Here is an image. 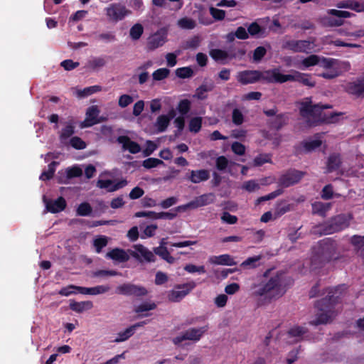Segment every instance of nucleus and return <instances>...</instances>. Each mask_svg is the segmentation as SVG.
<instances>
[{
  "label": "nucleus",
  "instance_id": "1",
  "mask_svg": "<svg viewBox=\"0 0 364 364\" xmlns=\"http://www.w3.org/2000/svg\"><path fill=\"white\" fill-rule=\"evenodd\" d=\"M340 287L331 289L328 295L315 302L314 306L321 313L316 315V319L309 322L312 326L328 323L335 316V306L341 302V292L338 294Z\"/></svg>",
  "mask_w": 364,
  "mask_h": 364
},
{
  "label": "nucleus",
  "instance_id": "2",
  "mask_svg": "<svg viewBox=\"0 0 364 364\" xmlns=\"http://www.w3.org/2000/svg\"><path fill=\"white\" fill-rule=\"evenodd\" d=\"M336 244L330 239L326 238L318 242L314 248L311 257V264L316 267H321L333 259H336Z\"/></svg>",
  "mask_w": 364,
  "mask_h": 364
},
{
  "label": "nucleus",
  "instance_id": "3",
  "mask_svg": "<svg viewBox=\"0 0 364 364\" xmlns=\"http://www.w3.org/2000/svg\"><path fill=\"white\" fill-rule=\"evenodd\" d=\"M351 215L339 214L318 226L320 235H331L347 228L352 219Z\"/></svg>",
  "mask_w": 364,
  "mask_h": 364
},
{
  "label": "nucleus",
  "instance_id": "4",
  "mask_svg": "<svg viewBox=\"0 0 364 364\" xmlns=\"http://www.w3.org/2000/svg\"><path fill=\"white\" fill-rule=\"evenodd\" d=\"M254 294L256 296H264L269 300L282 296L284 293L280 277L278 275L272 277L265 284L258 285Z\"/></svg>",
  "mask_w": 364,
  "mask_h": 364
},
{
  "label": "nucleus",
  "instance_id": "5",
  "mask_svg": "<svg viewBox=\"0 0 364 364\" xmlns=\"http://www.w3.org/2000/svg\"><path fill=\"white\" fill-rule=\"evenodd\" d=\"M278 109L276 106L272 109H264L263 113L268 117L267 125L270 129L281 130L288 122L289 117L286 113L277 114Z\"/></svg>",
  "mask_w": 364,
  "mask_h": 364
},
{
  "label": "nucleus",
  "instance_id": "6",
  "mask_svg": "<svg viewBox=\"0 0 364 364\" xmlns=\"http://www.w3.org/2000/svg\"><path fill=\"white\" fill-rule=\"evenodd\" d=\"M107 20L112 23L122 21L132 11L121 3H111L104 9Z\"/></svg>",
  "mask_w": 364,
  "mask_h": 364
},
{
  "label": "nucleus",
  "instance_id": "7",
  "mask_svg": "<svg viewBox=\"0 0 364 364\" xmlns=\"http://www.w3.org/2000/svg\"><path fill=\"white\" fill-rule=\"evenodd\" d=\"M332 105L316 104L312 105L311 98H306V100L301 104L300 114L306 118L309 117H321V112L325 109L331 108Z\"/></svg>",
  "mask_w": 364,
  "mask_h": 364
},
{
  "label": "nucleus",
  "instance_id": "8",
  "mask_svg": "<svg viewBox=\"0 0 364 364\" xmlns=\"http://www.w3.org/2000/svg\"><path fill=\"white\" fill-rule=\"evenodd\" d=\"M116 293L127 296L141 297L146 296L148 291L144 287L124 283L117 287Z\"/></svg>",
  "mask_w": 364,
  "mask_h": 364
},
{
  "label": "nucleus",
  "instance_id": "9",
  "mask_svg": "<svg viewBox=\"0 0 364 364\" xmlns=\"http://www.w3.org/2000/svg\"><path fill=\"white\" fill-rule=\"evenodd\" d=\"M305 175V172L296 169H289L279 178V186L288 188L298 183Z\"/></svg>",
  "mask_w": 364,
  "mask_h": 364
},
{
  "label": "nucleus",
  "instance_id": "10",
  "mask_svg": "<svg viewBox=\"0 0 364 364\" xmlns=\"http://www.w3.org/2000/svg\"><path fill=\"white\" fill-rule=\"evenodd\" d=\"M208 330V326H204L198 328H189L182 335L175 337L173 340V342L176 345H179L181 343L186 340L198 341Z\"/></svg>",
  "mask_w": 364,
  "mask_h": 364
},
{
  "label": "nucleus",
  "instance_id": "11",
  "mask_svg": "<svg viewBox=\"0 0 364 364\" xmlns=\"http://www.w3.org/2000/svg\"><path fill=\"white\" fill-rule=\"evenodd\" d=\"M134 250H129V255L139 262H154L156 261L154 254L143 245H134Z\"/></svg>",
  "mask_w": 364,
  "mask_h": 364
},
{
  "label": "nucleus",
  "instance_id": "12",
  "mask_svg": "<svg viewBox=\"0 0 364 364\" xmlns=\"http://www.w3.org/2000/svg\"><path fill=\"white\" fill-rule=\"evenodd\" d=\"M312 42L308 40H289L283 44V48L294 53H309L311 50Z\"/></svg>",
  "mask_w": 364,
  "mask_h": 364
},
{
  "label": "nucleus",
  "instance_id": "13",
  "mask_svg": "<svg viewBox=\"0 0 364 364\" xmlns=\"http://www.w3.org/2000/svg\"><path fill=\"white\" fill-rule=\"evenodd\" d=\"M196 287L194 282L183 284L182 285H177L176 287L178 289L181 290H172L168 294V299L172 302H178L182 300L189 292Z\"/></svg>",
  "mask_w": 364,
  "mask_h": 364
},
{
  "label": "nucleus",
  "instance_id": "14",
  "mask_svg": "<svg viewBox=\"0 0 364 364\" xmlns=\"http://www.w3.org/2000/svg\"><path fill=\"white\" fill-rule=\"evenodd\" d=\"M283 80L287 81L298 82L305 86L314 87L316 82L311 80V75L308 73H300L297 70H292L290 74H287Z\"/></svg>",
  "mask_w": 364,
  "mask_h": 364
},
{
  "label": "nucleus",
  "instance_id": "15",
  "mask_svg": "<svg viewBox=\"0 0 364 364\" xmlns=\"http://www.w3.org/2000/svg\"><path fill=\"white\" fill-rule=\"evenodd\" d=\"M261 71L246 70L240 71L236 75V79L239 83L245 85L253 84L260 80Z\"/></svg>",
  "mask_w": 364,
  "mask_h": 364
},
{
  "label": "nucleus",
  "instance_id": "16",
  "mask_svg": "<svg viewBox=\"0 0 364 364\" xmlns=\"http://www.w3.org/2000/svg\"><path fill=\"white\" fill-rule=\"evenodd\" d=\"M346 92L356 98H364V77H358L345 85Z\"/></svg>",
  "mask_w": 364,
  "mask_h": 364
},
{
  "label": "nucleus",
  "instance_id": "17",
  "mask_svg": "<svg viewBox=\"0 0 364 364\" xmlns=\"http://www.w3.org/2000/svg\"><path fill=\"white\" fill-rule=\"evenodd\" d=\"M100 109L97 105L89 107L86 111V117L80 124L82 128L90 127L101 122L98 118Z\"/></svg>",
  "mask_w": 364,
  "mask_h": 364
},
{
  "label": "nucleus",
  "instance_id": "18",
  "mask_svg": "<svg viewBox=\"0 0 364 364\" xmlns=\"http://www.w3.org/2000/svg\"><path fill=\"white\" fill-rule=\"evenodd\" d=\"M286 77L285 74L280 73L279 69L274 68L267 70L264 72L261 71L260 80H262L268 83H284L286 80H283Z\"/></svg>",
  "mask_w": 364,
  "mask_h": 364
},
{
  "label": "nucleus",
  "instance_id": "19",
  "mask_svg": "<svg viewBox=\"0 0 364 364\" xmlns=\"http://www.w3.org/2000/svg\"><path fill=\"white\" fill-rule=\"evenodd\" d=\"M43 200L46 203V209L51 213H58L64 210L66 208L67 203L65 199L60 196L56 200H49L43 197Z\"/></svg>",
  "mask_w": 364,
  "mask_h": 364
},
{
  "label": "nucleus",
  "instance_id": "20",
  "mask_svg": "<svg viewBox=\"0 0 364 364\" xmlns=\"http://www.w3.org/2000/svg\"><path fill=\"white\" fill-rule=\"evenodd\" d=\"M127 184V181L124 179L114 183L111 179H100L97 181V186L100 188L107 189L109 192H114L122 188Z\"/></svg>",
  "mask_w": 364,
  "mask_h": 364
},
{
  "label": "nucleus",
  "instance_id": "21",
  "mask_svg": "<svg viewBox=\"0 0 364 364\" xmlns=\"http://www.w3.org/2000/svg\"><path fill=\"white\" fill-rule=\"evenodd\" d=\"M117 141L122 145L123 150H127L131 154H135L141 151L140 145L132 141L128 136H119L117 138Z\"/></svg>",
  "mask_w": 364,
  "mask_h": 364
},
{
  "label": "nucleus",
  "instance_id": "22",
  "mask_svg": "<svg viewBox=\"0 0 364 364\" xmlns=\"http://www.w3.org/2000/svg\"><path fill=\"white\" fill-rule=\"evenodd\" d=\"M166 34L156 32L151 35L147 41V49L154 50L162 46L166 42Z\"/></svg>",
  "mask_w": 364,
  "mask_h": 364
},
{
  "label": "nucleus",
  "instance_id": "23",
  "mask_svg": "<svg viewBox=\"0 0 364 364\" xmlns=\"http://www.w3.org/2000/svg\"><path fill=\"white\" fill-rule=\"evenodd\" d=\"M105 257L119 263L128 262L130 258L129 255L124 249L119 247L114 248L108 252Z\"/></svg>",
  "mask_w": 364,
  "mask_h": 364
},
{
  "label": "nucleus",
  "instance_id": "24",
  "mask_svg": "<svg viewBox=\"0 0 364 364\" xmlns=\"http://www.w3.org/2000/svg\"><path fill=\"white\" fill-rule=\"evenodd\" d=\"M308 329L306 327L295 326L288 331L289 337L295 338L296 342H299L303 340L309 341L310 336L307 335Z\"/></svg>",
  "mask_w": 364,
  "mask_h": 364
},
{
  "label": "nucleus",
  "instance_id": "25",
  "mask_svg": "<svg viewBox=\"0 0 364 364\" xmlns=\"http://www.w3.org/2000/svg\"><path fill=\"white\" fill-rule=\"evenodd\" d=\"M65 173V176L58 177V182L59 183L65 184L68 180L81 176L82 175V170L79 166H74L68 168Z\"/></svg>",
  "mask_w": 364,
  "mask_h": 364
},
{
  "label": "nucleus",
  "instance_id": "26",
  "mask_svg": "<svg viewBox=\"0 0 364 364\" xmlns=\"http://www.w3.org/2000/svg\"><path fill=\"white\" fill-rule=\"evenodd\" d=\"M210 178V173L208 170L200 169V170H192L190 173V176H187V178L193 183H198L202 181H205Z\"/></svg>",
  "mask_w": 364,
  "mask_h": 364
},
{
  "label": "nucleus",
  "instance_id": "27",
  "mask_svg": "<svg viewBox=\"0 0 364 364\" xmlns=\"http://www.w3.org/2000/svg\"><path fill=\"white\" fill-rule=\"evenodd\" d=\"M210 262L215 264L228 266H232L237 264L233 257L228 254H224L219 256H213L210 258Z\"/></svg>",
  "mask_w": 364,
  "mask_h": 364
},
{
  "label": "nucleus",
  "instance_id": "28",
  "mask_svg": "<svg viewBox=\"0 0 364 364\" xmlns=\"http://www.w3.org/2000/svg\"><path fill=\"white\" fill-rule=\"evenodd\" d=\"M93 307V304L90 301H75L74 300H70L69 308L77 313H82L84 311L90 310Z\"/></svg>",
  "mask_w": 364,
  "mask_h": 364
},
{
  "label": "nucleus",
  "instance_id": "29",
  "mask_svg": "<svg viewBox=\"0 0 364 364\" xmlns=\"http://www.w3.org/2000/svg\"><path fill=\"white\" fill-rule=\"evenodd\" d=\"M76 122L73 118L66 122L65 127L61 129L60 138L61 140L70 138L75 133Z\"/></svg>",
  "mask_w": 364,
  "mask_h": 364
},
{
  "label": "nucleus",
  "instance_id": "30",
  "mask_svg": "<svg viewBox=\"0 0 364 364\" xmlns=\"http://www.w3.org/2000/svg\"><path fill=\"white\" fill-rule=\"evenodd\" d=\"M341 164V159L339 154H331L327 161L328 172H333L337 170Z\"/></svg>",
  "mask_w": 364,
  "mask_h": 364
},
{
  "label": "nucleus",
  "instance_id": "31",
  "mask_svg": "<svg viewBox=\"0 0 364 364\" xmlns=\"http://www.w3.org/2000/svg\"><path fill=\"white\" fill-rule=\"evenodd\" d=\"M59 164V162L53 161L51 163H50L48 166V169L46 171H43L39 178L41 181H49L50 180L55 172L56 166Z\"/></svg>",
  "mask_w": 364,
  "mask_h": 364
},
{
  "label": "nucleus",
  "instance_id": "32",
  "mask_svg": "<svg viewBox=\"0 0 364 364\" xmlns=\"http://www.w3.org/2000/svg\"><path fill=\"white\" fill-rule=\"evenodd\" d=\"M331 203L315 202L312 204V212L321 216H325L326 212L331 208Z\"/></svg>",
  "mask_w": 364,
  "mask_h": 364
},
{
  "label": "nucleus",
  "instance_id": "33",
  "mask_svg": "<svg viewBox=\"0 0 364 364\" xmlns=\"http://www.w3.org/2000/svg\"><path fill=\"white\" fill-rule=\"evenodd\" d=\"M320 23L325 27H336L343 24V20L332 16H323L321 18Z\"/></svg>",
  "mask_w": 364,
  "mask_h": 364
},
{
  "label": "nucleus",
  "instance_id": "34",
  "mask_svg": "<svg viewBox=\"0 0 364 364\" xmlns=\"http://www.w3.org/2000/svg\"><path fill=\"white\" fill-rule=\"evenodd\" d=\"M247 32L251 36L263 37L265 29L257 22H252L247 27Z\"/></svg>",
  "mask_w": 364,
  "mask_h": 364
},
{
  "label": "nucleus",
  "instance_id": "35",
  "mask_svg": "<svg viewBox=\"0 0 364 364\" xmlns=\"http://www.w3.org/2000/svg\"><path fill=\"white\" fill-rule=\"evenodd\" d=\"M316 139L302 142L303 147L306 151H311L321 146L322 141L319 139V134L315 136Z\"/></svg>",
  "mask_w": 364,
  "mask_h": 364
},
{
  "label": "nucleus",
  "instance_id": "36",
  "mask_svg": "<svg viewBox=\"0 0 364 364\" xmlns=\"http://www.w3.org/2000/svg\"><path fill=\"white\" fill-rule=\"evenodd\" d=\"M170 124L169 119L165 114L159 116L155 123L158 132H164L166 130Z\"/></svg>",
  "mask_w": 364,
  "mask_h": 364
},
{
  "label": "nucleus",
  "instance_id": "37",
  "mask_svg": "<svg viewBox=\"0 0 364 364\" xmlns=\"http://www.w3.org/2000/svg\"><path fill=\"white\" fill-rule=\"evenodd\" d=\"M108 244V237L105 235H100L93 240V246L97 253H100L104 247Z\"/></svg>",
  "mask_w": 364,
  "mask_h": 364
},
{
  "label": "nucleus",
  "instance_id": "38",
  "mask_svg": "<svg viewBox=\"0 0 364 364\" xmlns=\"http://www.w3.org/2000/svg\"><path fill=\"white\" fill-rule=\"evenodd\" d=\"M144 33V27L141 23H135L129 30V36L133 41L139 40Z\"/></svg>",
  "mask_w": 364,
  "mask_h": 364
},
{
  "label": "nucleus",
  "instance_id": "39",
  "mask_svg": "<svg viewBox=\"0 0 364 364\" xmlns=\"http://www.w3.org/2000/svg\"><path fill=\"white\" fill-rule=\"evenodd\" d=\"M203 119L201 117H195L191 119L188 124V129L191 132L198 133L202 127Z\"/></svg>",
  "mask_w": 364,
  "mask_h": 364
},
{
  "label": "nucleus",
  "instance_id": "40",
  "mask_svg": "<svg viewBox=\"0 0 364 364\" xmlns=\"http://www.w3.org/2000/svg\"><path fill=\"white\" fill-rule=\"evenodd\" d=\"M262 255H261L248 257L242 262L240 266L244 268H256L257 267L259 266L258 262L262 259Z\"/></svg>",
  "mask_w": 364,
  "mask_h": 364
},
{
  "label": "nucleus",
  "instance_id": "41",
  "mask_svg": "<svg viewBox=\"0 0 364 364\" xmlns=\"http://www.w3.org/2000/svg\"><path fill=\"white\" fill-rule=\"evenodd\" d=\"M92 212V208L87 202L80 203L76 210V213L79 216H89Z\"/></svg>",
  "mask_w": 364,
  "mask_h": 364
},
{
  "label": "nucleus",
  "instance_id": "42",
  "mask_svg": "<svg viewBox=\"0 0 364 364\" xmlns=\"http://www.w3.org/2000/svg\"><path fill=\"white\" fill-rule=\"evenodd\" d=\"M321 57L312 54L302 60L301 64L304 68H309L318 65L320 63Z\"/></svg>",
  "mask_w": 364,
  "mask_h": 364
},
{
  "label": "nucleus",
  "instance_id": "43",
  "mask_svg": "<svg viewBox=\"0 0 364 364\" xmlns=\"http://www.w3.org/2000/svg\"><path fill=\"white\" fill-rule=\"evenodd\" d=\"M101 90H102L101 86L93 85V86L85 87L83 90H79L77 92V95L80 97H85L91 95L95 92H100Z\"/></svg>",
  "mask_w": 364,
  "mask_h": 364
},
{
  "label": "nucleus",
  "instance_id": "44",
  "mask_svg": "<svg viewBox=\"0 0 364 364\" xmlns=\"http://www.w3.org/2000/svg\"><path fill=\"white\" fill-rule=\"evenodd\" d=\"M156 308L154 302H144L134 307V311L136 314H141L145 311L154 310Z\"/></svg>",
  "mask_w": 364,
  "mask_h": 364
},
{
  "label": "nucleus",
  "instance_id": "45",
  "mask_svg": "<svg viewBox=\"0 0 364 364\" xmlns=\"http://www.w3.org/2000/svg\"><path fill=\"white\" fill-rule=\"evenodd\" d=\"M134 333L133 329L129 326L124 331L118 333L117 338L114 340V342L120 343L125 341L132 336Z\"/></svg>",
  "mask_w": 364,
  "mask_h": 364
},
{
  "label": "nucleus",
  "instance_id": "46",
  "mask_svg": "<svg viewBox=\"0 0 364 364\" xmlns=\"http://www.w3.org/2000/svg\"><path fill=\"white\" fill-rule=\"evenodd\" d=\"M210 57L215 61L225 60L228 57L227 51L215 48L210 50Z\"/></svg>",
  "mask_w": 364,
  "mask_h": 364
},
{
  "label": "nucleus",
  "instance_id": "47",
  "mask_svg": "<svg viewBox=\"0 0 364 364\" xmlns=\"http://www.w3.org/2000/svg\"><path fill=\"white\" fill-rule=\"evenodd\" d=\"M178 25L181 28L191 30L196 27V23L193 19L184 17L178 21Z\"/></svg>",
  "mask_w": 364,
  "mask_h": 364
},
{
  "label": "nucleus",
  "instance_id": "48",
  "mask_svg": "<svg viewBox=\"0 0 364 364\" xmlns=\"http://www.w3.org/2000/svg\"><path fill=\"white\" fill-rule=\"evenodd\" d=\"M169 74H170V70L168 68H159V69L156 70L152 73V77L154 80L161 81V80H163L166 79V77H168Z\"/></svg>",
  "mask_w": 364,
  "mask_h": 364
},
{
  "label": "nucleus",
  "instance_id": "49",
  "mask_svg": "<svg viewBox=\"0 0 364 364\" xmlns=\"http://www.w3.org/2000/svg\"><path fill=\"white\" fill-rule=\"evenodd\" d=\"M191 101L188 99H183L178 102L177 109L181 114L186 115L191 110Z\"/></svg>",
  "mask_w": 364,
  "mask_h": 364
},
{
  "label": "nucleus",
  "instance_id": "50",
  "mask_svg": "<svg viewBox=\"0 0 364 364\" xmlns=\"http://www.w3.org/2000/svg\"><path fill=\"white\" fill-rule=\"evenodd\" d=\"M106 65V60L102 57H97L88 62V67L93 70L102 68Z\"/></svg>",
  "mask_w": 364,
  "mask_h": 364
},
{
  "label": "nucleus",
  "instance_id": "51",
  "mask_svg": "<svg viewBox=\"0 0 364 364\" xmlns=\"http://www.w3.org/2000/svg\"><path fill=\"white\" fill-rule=\"evenodd\" d=\"M177 77L185 79L193 76V71L190 67L179 68L176 70Z\"/></svg>",
  "mask_w": 364,
  "mask_h": 364
},
{
  "label": "nucleus",
  "instance_id": "52",
  "mask_svg": "<svg viewBox=\"0 0 364 364\" xmlns=\"http://www.w3.org/2000/svg\"><path fill=\"white\" fill-rule=\"evenodd\" d=\"M163 164H164L163 161H161L159 159L148 158L143 161L142 166L147 169H150L152 168H155V167L158 166L159 165H161Z\"/></svg>",
  "mask_w": 364,
  "mask_h": 364
},
{
  "label": "nucleus",
  "instance_id": "53",
  "mask_svg": "<svg viewBox=\"0 0 364 364\" xmlns=\"http://www.w3.org/2000/svg\"><path fill=\"white\" fill-rule=\"evenodd\" d=\"M209 11L210 14L215 21H223L225 17V11L224 10L210 6Z\"/></svg>",
  "mask_w": 364,
  "mask_h": 364
},
{
  "label": "nucleus",
  "instance_id": "54",
  "mask_svg": "<svg viewBox=\"0 0 364 364\" xmlns=\"http://www.w3.org/2000/svg\"><path fill=\"white\" fill-rule=\"evenodd\" d=\"M232 121L234 124L237 125V126L240 125L243 123L244 115L239 109L235 108L232 110Z\"/></svg>",
  "mask_w": 364,
  "mask_h": 364
},
{
  "label": "nucleus",
  "instance_id": "55",
  "mask_svg": "<svg viewBox=\"0 0 364 364\" xmlns=\"http://www.w3.org/2000/svg\"><path fill=\"white\" fill-rule=\"evenodd\" d=\"M95 38L105 43H110L116 41V36L113 32H106L98 34Z\"/></svg>",
  "mask_w": 364,
  "mask_h": 364
},
{
  "label": "nucleus",
  "instance_id": "56",
  "mask_svg": "<svg viewBox=\"0 0 364 364\" xmlns=\"http://www.w3.org/2000/svg\"><path fill=\"white\" fill-rule=\"evenodd\" d=\"M211 90L212 87H208L206 85H201L196 89L194 96L198 100H204L207 97V96L205 95V92Z\"/></svg>",
  "mask_w": 364,
  "mask_h": 364
},
{
  "label": "nucleus",
  "instance_id": "57",
  "mask_svg": "<svg viewBox=\"0 0 364 364\" xmlns=\"http://www.w3.org/2000/svg\"><path fill=\"white\" fill-rule=\"evenodd\" d=\"M327 12L328 14L332 15L336 17H338L340 19L350 18L354 15L353 14L350 13L349 11H341V10H337V9H333L328 10Z\"/></svg>",
  "mask_w": 364,
  "mask_h": 364
},
{
  "label": "nucleus",
  "instance_id": "58",
  "mask_svg": "<svg viewBox=\"0 0 364 364\" xmlns=\"http://www.w3.org/2000/svg\"><path fill=\"white\" fill-rule=\"evenodd\" d=\"M266 53L267 50L264 46H258L253 51L252 59L255 62H259Z\"/></svg>",
  "mask_w": 364,
  "mask_h": 364
},
{
  "label": "nucleus",
  "instance_id": "59",
  "mask_svg": "<svg viewBox=\"0 0 364 364\" xmlns=\"http://www.w3.org/2000/svg\"><path fill=\"white\" fill-rule=\"evenodd\" d=\"M70 144L75 149L81 150L86 148V143L79 136L72 137Z\"/></svg>",
  "mask_w": 364,
  "mask_h": 364
},
{
  "label": "nucleus",
  "instance_id": "60",
  "mask_svg": "<svg viewBox=\"0 0 364 364\" xmlns=\"http://www.w3.org/2000/svg\"><path fill=\"white\" fill-rule=\"evenodd\" d=\"M184 270L188 273L198 272L200 274H204L206 272L205 268L203 265L196 266L193 264H186L184 267Z\"/></svg>",
  "mask_w": 364,
  "mask_h": 364
},
{
  "label": "nucleus",
  "instance_id": "61",
  "mask_svg": "<svg viewBox=\"0 0 364 364\" xmlns=\"http://www.w3.org/2000/svg\"><path fill=\"white\" fill-rule=\"evenodd\" d=\"M120 273L116 270H97L93 272V277H113L119 275Z\"/></svg>",
  "mask_w": 364,
  "mask_h": 364
},
{
  "label": "nucleus",
  "instance_id": "62",
  "mask_svg": "<svg viewBox=\"0 0 364 364\" xmlns=\"http://www.w3.org/2000/svg\"><path fill=\"white\" fill-rule=\"evenodd\" d=\"M338 60L334 58H327L325 57H321L320 66L325 69H331L337 63Z\"/></svg>",
  "mask_w": 364,
  "mask_h": 364
},
{
  "label": "nucleus",
  "instance_id": "63",
  "mask_svg": "<svg viewBox=\"0 0 364 364\" xmlns=\"http://www.w3.org/2000/svg\"><path fill=\"white\" fill-rule=\"evenodd\" d=\"M58 294L64 296H68L71 294H77V286L70 284L67 287H63L58 291Z\"/></svg>",
  "mask_w": 364,
  "mask_h": 364
},
{
  "label": "nucleus",
  "instance_id": "64",
  "mask_svg": "<svg viewBox=\"0 0 364 364\" xmlns=\"http://www.w3.org/2000/svg\"><path fill=\"white\" fill-rule=\"evenodd\" d=\"M221 220L227 224L234 225L237 223L238 218L237 216L231 215L230 213L225 211L221 216Z\"/></svg>",
  "mask_w": 364,
  "mask_h": 364
}]
</instances>
